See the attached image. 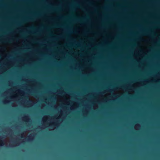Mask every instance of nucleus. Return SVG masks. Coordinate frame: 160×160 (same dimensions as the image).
<instances>
[{
    "label": "nucleus",
    "instance_id": "obj_1",
    "mask_svg": "<svg viewBox=\"0 0 160 160\" xmlns=\"http://www.w3.org/2000/svg\"><path fill=\"white\" fill-rule=\"evenodd\" d=\"M1 146H3L4 144V142H3V141H1Z\"/></svg>",
    "mask_w": 160,
    "mask_h": 160
},
{
    "label": "nucleus",
    "instance_id": "obj_2",
    "mask_svg": "<svg viewBox=\"0 0 160 160\" xmlns=\"http://www.w3.org/2000/svg\"><path fill=\"white\" fill-rule=\"evenodd\" d=\"M31 136H29L28 138V139H27V140L28 141H30V140H32V139L31 138Z\"/></svg>",
    "mask_w": 160,
    "mask_h": 160
},
{
    "label": "nucleus",
    "instance_id": "obj_3",
    "mask_svg": "<svg viewBox=\"0 0 160 160\" xmlns=\"http://www.w3.org/2000/svg\"><path fill=\"white\" fill-rule=\"evenodd\" d=\"M10 41H11L10 40H7L5 41V42H10Z\"/></svg>",
    "mask_w": 160,
    "mask_h": 160
},
{
    "label": "nucleus",
    "instance_id": "obj_4",
    "mask_svg": "<svg viewBox=\"0 0 160 160\" xmlns=\"http://www.w3.org/2000/svg\"><path fill=\"white\" fill-rule=\"evenodd\" d=\"M25 119H28V117H25Z\"/></svg>",
    "mask_w": 160,
    "mask_h": 160
},
{
    "label": "nucleus",
    "instance_id": "obj_5",
    "mask_svg": "<svg viewBox=\"0 0 160 160\" xmlns=\"http://www.w3.org/2000/svg\"><path fill=\"white\" fill-rule=\"evenodd\" d=\"M144 34H145V35H147V32H145V33H144Z\"/></svg>",
    "mask_w": 160,
    "mask_h": 160
},
{
    "label": "nucleus",
    "instance_id": "obj_6",
    "mask_svg": "<svg viewBox=\"0 0 160 160\" xmlns=\"http://www.w3.org/2000/svg\"><path fill=\"white\" fill-rule=\"evenodd\" d=\"M29 20H32V19H31V18H29Z\"/></svg>",
    "mask_w": 160,
    "mask_h": 160
},
{
    "label": "nucleus",
    "instance_id": "obj_7",
    "mask_svg": "<svg viewBox=\"0 0 160 160\" xmlns=\"http://www.w3.org/2000/svg\"><path fill=\"white\" fill-rule=\"evenodd\" d=\"M21 138H23V137L22 136H21Z\"/></svg>",
    "mask_w": 160,
    "mask_h": 160
},
{
    "label": "nucleus",
    "instance_id": "obj_8",
    "mask_svg": "<svg viewBox=\"0 0 160 160\" xmlns=\"http://www.w3.org/2000/svg\"><path fill=\"white\" fill-rule=\"evenodd\" d=\"M121 87L122 88H123L124 87L123 86H121Z\"/></svg>",
    "mask_w": 160,
    "mask_h": 160
},
{
    "label": "nucleus",
    "instance_id": "obj_9",
    "mask_svg": "<svg viewBox=\"0 0 160 160\" xmlns=\"http://www.w3.org/2000/svg\"><path fill=\"white\" fill-rule=\"evenodd\" d=\"M26 98H28V97H26Z\"/></svg>",
    "mask_w": 160,
    "mask_h": 160
}]
</instances>
